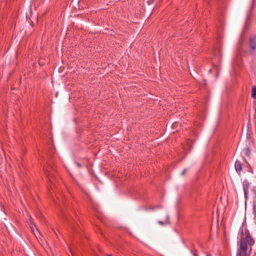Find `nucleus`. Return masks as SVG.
<instances>
[{
	"label": "nucleus",
	"instance_id": "2",
	"mask_svg": "<svg viewBox=\"0 0 256 256\" xmlns=\"http://www.w3.org/2000/svg\"><path fill=\"white\" fill-rule=\"evenodd\" d=\"M250 184L246 180H244L243 183V189L244 192V195L245 198V204H246V201L248 197V188Z\"/></svg>",
	"mask_w": 256,
	"mask_h": 256
},
{
	"label": "nucleus",
	"instance_id": "12",
	"mask_svg": "<svg viewBox=\"0 0 256 256\" xmlns=\"http://www.w3.org/2000/svg\"><path fill=\"white\" fill-rule=\"evenodd\" d=\"M159 222L160 224H164V222H162V221H159V222Z\"/></svg>",
	"mask_w": 256,
	"mask_h": 256
},
{
	"label": "nucleus",
	"instance_id": "5",
	"mask_svg": "<svg viewBox=\"0 0 256 256\" xmlns=\"http://www.w3.org/2000/svg\"><path fill=\"white\" fill-rule=\"evenodd\" d=\"M252 97L253 98H256V86H254L252 87Z\"/></svg>",
	"mask_w": 256,
	"mask_h": 256
},
{
	"label": "nucleus",
	"instance_id": "9",
	"mask_svg": "<svg viewBox=\"0 0 256 256\" xmlns=\"http://www.w3.org/2000/svg\"><path fill=\"white\" fill-rule=\"evenodd\" d=\"M236 256H240V246L238 250L237 253H236Z\"/></svg>",
	"mask_w": 256,
	"mask_h": 256
},
{
	"label": "nucleus",
	"instance_id": "16",
	"mask_svg": "<svg viewBox=\"0 0 256 256\" xmlns=\"http://www.w3.org/2000/svg\"><path fill=\"white\" fill-rule=\"evenodd\" d=\"M108 256H112L111 254H108Z\"/></svg>",
	"mask_w": 256,
	"mask_h": 256
},
{
	"label": "nucleus",
	"instance_id": "6",
	"mask_svg": "<svg viewBox=\"0 0 256 256\" xmlns=\"http://www.w3.org/2000/svg\"><path fill=\"white\" fill-rule=\"evenodd\" d=\"M244 152L246 156H249L250 154V150L249 148H246L244 150Z\"/></svg>",
	"mask_w": 256,
	"mask_h": 256
},
{
	"label": "nucleus",
	"instance_id": "11",
	"mask_svg": "<svg viewBox=\"0 0 256 256\" xmlns=\"http://www.w3.org/2000/svg\"><path fill=\"white\" fill-rule=\"evenodd\" d=\"M254 216L256 217V208H254Z\"/></svg>",
	"mask_w": 256,
	"mask_h": 256
},
{
	"label": "nucleus",
	"instance_id": "4",
	"mask_svg": "<svg viewBox=\"0 0 256 256\" xmlns=\"http://www.w3.org/2000/svg\"><path fill=\"white\" fill-rule=\"evenodd\" d=\"M234 166L236 171L239 174L240 172V162L236 160L235 162Z\"/></svg>",
	"mask_w": 256,
	"mask_h": 256
},
{
	"label": "nucleus",
	"instance_id": "3",
	"mask_svg": "<svg viewBox=\"0 0 256 256\" xmlns=\"http://www.w3.org/2000/svg\"><path fill=\"white\" fill-rule=\"evenodd\" d=\"M250 44L252 50L256 49V36L252 37L250 39Z\"/></svg>",
	"mask_w": 256,
	"mask_h": 256
},
{
	"label": "nucleus",
	"instance_id": "8",
	"mask_svg": "<svg viewBox=\"0 0 256 256\" xmlns=\"http://www.w3.org/2000/svg\"><path fill=\"white\" fill-rule=\"evenodd\" d=\"M245 228H247L246 219L244 220L243 221L242 224L241 226V232L244 231Z\"/></svg>",
	"mask_w": 256,
	"mask_h": 256
},
{
	"label": "nucleus",
	"instance_id": "1",
	"mask_svg": "<svg viewBox=\"0 0 256 256\" xmlns=\"http://www.w3.org/2000/svg\"><path fill=\"white\" fill-rule=\"evenodd\" d=\"M254 244V240L248 230L245 228L244 231L241 232V256H250Z\"/></svg>",
	"mask_w": 256,
	"mask_h": 256
},
{
	"label": "nucleus",
	"instance_id": "15",
	"mask_svg": "<svg viewBox=\"0 0 256 256\" xmlns=\"http://www.w3.org/2000/svg\"><path fill=\"white\" fill-rule=\"evenodd\" d=\"M31 229H32V232H34V230L33 228L32 227H31Z\"/></svg>",
	"mask_w": 256,
	"mask_h": 256
},
{
	"label": "nucleus",
	"instance_id": "14",
	"mask_svg": "<svg viewBox=\"0 0 256 256\" xmlns=\"http://www.w3.org/2000/svg\"><path fill=\"white\" fill-rule=\"evenodd\" d=\"M78 166H79V167H80L81 166V165L80 164L78 163Z\"/></svg>",
	"mask_w": 256,
	"mask_h": 256
},
{
	"label": "nucleus",
	"instance_id": "10",
	"mask_svg": "<svg viewBox=\"0 0 256 256\" xmlns=\"http://www.w3.org/2000/svg\"><path fill=\"white\" fill-rule=\"evenodd\" d=\"M186 169H184L182 172V175H184V174H185V172H186Z\"/></svg>",
	"mask_w": 256,
	"mask_h": 256
},
{
	"label": "nucleus",
	"instance_id": "13",
	"mask_svg": "<svg viewBox=\"0 0 256 256\" xmlns=\"http://www.w3.org/2000/svg\"><path fill=\"white\" fill-rule=\"evenodd\" d=\"M194 256H198L197 254L195 252L194 254Z\"/></svg>",
	"mask_w": 256,
	"mask_h": 256
},
{
	"label": "nucleus",
	"instance_id": "7",
	"mask_svg": "<svg viewBox=\"0 0 256 256\" xmlns=\"http://www.w3.org/2000/svg\"><path fill=\"white\" fill-rule=\"evenodd\" d=\"M250 15H251V14H250V15H248V18H247V20H246V28L248 26H249L250 24V21H251Z\"/></svg>",
	"mask_w": 256,
	"mask_h": 256
}]
</instances>
